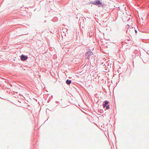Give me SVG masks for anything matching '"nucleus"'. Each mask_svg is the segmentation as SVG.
Segmentation results:
<instances>
[{"mask_svg": "<svg viewBox=\"0 0 149 149\" xmlns=\"http://www.w3.org/2000/svg\"><path fill=\"white\" fill-rule=\"evenodd\" d=\"M109 105H107L106 106V109H109Z\"/></svg>", "mask_w": 149, "mask_h": 149, "instance_id": "6e6552de", "label": "nucleus"}, {"mask_svg": "<svg viewBox=\"0 0 149 149\" xmlns=\"http://www.w3.org/2000/svg\"><path fill=\"white\" fill-rule=\"evenodd\" d=\"M91 3L94 5H97V1H95L94 2H92Z\"/></svg>", "mask_w": 149, "mask_h": 149, "instance_id": "0eeeda50", "label": "nucleus"}, {"mask_svg": "<svg viewBox=\"0 0 149 149\" xmlns=\"http://www.w3.org/2000/svg\"><path fill=\"white\" fill-rule=\"evenodd\" d=\"M71 80L69 79H67L66 81V83L68 85H69L71 84Z\"/></svg>", "mask_w": 149, "mask_h": 149, "instance_id": "20e7f679", "label": "nucleus"}, {"mask_svg": "<svg viewBox=\"0 0 149 149\" xmlns=\"http://www.w3.org/2000/svg\"><path fill=\"white\" fill-rule=\"evenodd\" d=\"M146 53L149 55V51H148L147 52H146Z\"/></svg>", "mask_w": 149, "mask_h": 149, "instance_id": "9d476101", "label": "nucleus"}, {"mask_svg": "<svg viewBox=\"0 0 149 149\" xmlns=\"http://www.w3.org/2000/svg\"><path fill=\"white\" fill-rule=\"evenodd\" d=\"M97 5L99 7H100L103 6V5H102V2H100L99 0L97 1Z\"/></svg>", "mask_w": 149, "mask_h": 149, "instance_id": "f03ea898", "label": "nucleus"}, {"mask_svg": "<svg viewBox=\"0 0 149 149\" xmlns=\"http://www.w3.org/2000/svg\"><path fill=\"white\" fill-rule=\"evenodd\" d=\"M127 25H128V26H129V25L128 24H127Z\"/></svg>", "mask_w": 149, "mask_h": 149, "instance_id": "ddd939ff", "label": "nucleus"}, {"mask_svg": "<svg viewBox=\"0 0 149 149\" xmlns=\"http://www.w3.org/2000/svg\"><path fill=\"white\" fill-rule=\"evenodd\" d=\"M108 68H107L105 69V70L103 71L104 72H107L108 71Z\"/></svg>", "mask_w": 149, "mask_h": 149, "instance_id": "423d86ee", "label": "nucleus"}, {"mask_svg": "<svg viewBox=\"0 0 149 149\" xmlns=\"http://www.w3.org/2000/svg\"><path fill=\"white\" fill-rule=\"evenodd\" d=\"M135 32L136 33H137V30H136V29H135Z\"/></svg>", "mask_w": 149, "mask_h": 149, "instance_id": "9b49d317", "label": "nucleus"}, {"mask_svg": "<svg viewBox=\"0 0 149 149\" xmlns=\"http://www.w3.org/2000/svg\"><path fill=\"white\" fill-rule=\"evenodd\" d=\"M21 60L22 61H24L26 60L27 58V57L26 56H25L24 55H22L21 56Z\"/></svg>", "mask_w": 149, "mask_h": 149, "instance_id": "7ed1b4c3", "label": "nucleus"}, {"mask_svg": "<svg viewBox=\"0 0 149 149\" xmlns=\"http://www.w3.org/2000/svg\"><path fill=\"white\" fill-rule=\"evenodd\" d=\"M56 103H57V102H58V101H56Z\"/></svg>", "mask_w": 149, "mask_h": 149, "instance_id": "f8f14e48", "label": "nucleus"}, {"mask_svg": "<svg viewBox=\"0 0 149 149\" xmlns=\"http://www.w3.org/2000/svg\"><path fill=\"white\" fill-rule=\"evenodd\" d=\"M103 107H105L107 105L106 104H104V103H103Z\"/></svg>", "mask_w": 149, "mask_h": 149, "instance_id": "1a4fd4ad", "label": "nucleus"}, {"mask_svg": "<svg viewBox=\"0 0 149 149\" xmlns=\"http://www.w3.org/2000/svg\"><path fill=\"white\" fill-rule=\"evenodd\" d=\"M86 58L88 59L89 61L93 59L94 58V54L90 50H88L85 54Z\"/></svg>", "mask_w": 149, "mask_h": 149, "instance_id": "f257e3e1", "label": "nucleus"}, {"mask_svg": "<svg viewBox=\"0 0 149 149\" xmlns=\"http://www.w3.org/2000/svg\"><path fill=\"white\" fill-rule=\"evenodd\" d=\"M103 103H104V104H106L107 105L109 104V102L108 101L106 100Z\"/></svg>", "mask_w": 149, "mask_h": 149, "instance_id": "39448f33", "label": "nucleus"}]
</instances>
